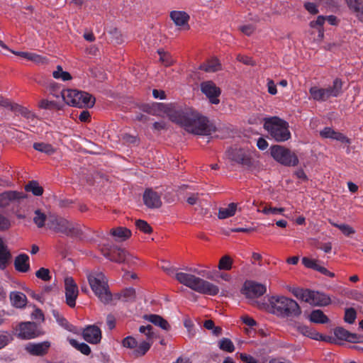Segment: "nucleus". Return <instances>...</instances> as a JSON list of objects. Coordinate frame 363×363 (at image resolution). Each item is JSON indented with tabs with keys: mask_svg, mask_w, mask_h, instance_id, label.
Segmentation results:
<instances>
[{
	"mask_svg": "<svg viewBox=\"0 0 363 363\" xmlns=\"http://www.w3.org/2000/svg\"><path fill=\"white\" fill-rule=\"evenodd\" d=\"M69 342L72 347L80 351L82 354L89 355L91 353V348L87 344L84 342L80 343L74 339H70Z\"/></svg>",
	"mask_w": 363,
	"mask_h": 363,
	"instance_id": "42",
	"label": "nucleus"
},
{
	"mask_svg": "<svg viewBox=\"0 0 363 363\" xmlns=\"http://www.w3.org/2000/svg\"><path fill=\"white\" fill-rule=\"evenodd\" d=\"M295 328L298 333H300L303 335L306 336L313 340H318L320 337L319 333H318L315 329L309 326L302 325L301 323H297L295 325Z\"/></svg>",
	"mask_w": 363,
	"mask_h": 363,
	"instance_id": "29",
	"label": "nucleus"
},
{
	"mask_svg": "<svg viewBox=\"0 0 363 363\" xmlns=\"http://www.w3.org/2000/svg\"><path fill=\"white\" fill-rule=\"evenodd\" d=\"M266 286L253 281H246L244 284L242 293L248 298H257L266 293Z\"/></svg>",
	"mask_w": 363,
	"mask_h": 363,
	"instance_id": "14",
	"label": "nucleus"
},
{
	"mask_svg": "<svg viewBox=\"0 0 363 363\" xmlns=\"http://www.w3.org/2000/svg\"><path fill=\"white\" fill-rule=\"evenodd\" d=\"M305 9L311 14L315 15L318 13V6L312 2H306L303 5Z\"/></svg>",
	"mask_w": 363,
	"mask_h": 363,
	"instance_id": "55",
	"label": "nucleus"
},
{
	"mask_svg": "<svg viewBox=\"0 0 363 363\" xmlns=\"http://www.w3.org/2000/svg\"><path fill=\"white\" fill-rule=\"evenodd\" d=\"M308 319L311 322L318 324H325L329 322V318L320 309H315L311 311Z\"/></svg>",
	"mask_w": 363,
	"mask_h": 363,
	"instance_id": "32",
	"label": "nucleus"
},
{
	"mask_svg": "<svg viewBox=\"0 0 363 363\" xmlns=\"http://www.w3.org/2000/svg\"><path fill=\"white\" fill-rule=\"evenodd\" d=\"M219 348L228 352H233L235 350L233 342L226 337L222 338L218 342Z\"/></svg>",
	"mask_w": 363,
	"mask_h": 363,
	"instance_id": "44",
	"label": "nucleus"
},
{
	"mask_svg": "<svg viewBox=\"0 0 363 363\" xmlns=\"http://www.w3.org/2000/svg\"><path fill=\"white\" fill-rule=\"evenodd\" d=\"M343 82L340 78L333 80V84L327 88H321L316 86L309 89L311 98L317 101H326L330 97H338L342 93Z\"/></svg>",
	"mask_w": 363,
	"mask_h": 363,
	"instance_id": "8",
	"label": "nucleus"
},
{
	"mask_svg": "<svg viewBox=\"0 0 363 363\" xmlns=\"http://www.w3.org/2000/svg\"><path fill=\"white\" fill-rule=\"evenodd\" d=\"M303 264L309 269H313L329 277H334L335 274L328 271L325 267L320 266L315 259L304 257L302 258Z\"/></svg>",
	"mask_w": 363,
	"mask_h": 363,
	"instance_id": "21",
	"label": "nucleus"
},
{
	"mask_svg": "<svg viewBox=\"0 0 363 363\" xmlns=\"http://www.w3.org/2000/svg\"><path fill=\"white\" fill-rule=\"evenodd\" d=\"M308 299L306 303L318 306H325L330 303V298L326 294L312 290L309 291Z\"/></svg>",
	"mask_w": 363,
	"mask_h": 363,
	"instance_id": "20",
	"label": "nucleus"
},
{
	"mask_svg": "<svg viewBox=\"0 0 363 363\" xmlns=\"http://www.w3.org/2000/svg\"><path fill=\"white\" fill-rule=\"evenodd\" d=\"M52 315H53L54 318H55L56 321L57 322V323L60 326H62V328H64L65 330H67L68 331L73 332V333L75 332V327L73 325L70 324L66 320V318H65L63 316H62L57 311L53 310Z\"/></svg>",
	"mask_w": 363,
	"mask_h": 363,
	"instance_id": "36",
	"label": "nucleus"
},
{
	"mask_svg": "<svg viewBox=\"0 0 363 363\" xmlns=\"http://www.w3.org/2000/svg\"><path fill=\"white\" fill-rule=\"evenodd\" d=\"M65 289L66 303L71 308L76 305V299L79 294L78 286L72 277H68L65 279Z\"/></svg>",
	"mask_w": 363,
	"mask_h": 363,
	"instance_id": "12",
	"label": "nucleus"
},
{
	"mask_svg": "<svg viewBox=\"0 0 363 363\" xmlns=\"http://www.w3.org/2000/svg\"><path fill=\"white\" fill-rule=\"evenodd\" d=\"M169 16L177 26H183L185 29H189L188 22L190 16L186 12L173 11L170 13Z\"/></svg>",
	"mask_w": 363,
	"mask_h": 363,
	"instance_id": "22",
	"label": "nucleus"
},
{
	"mask_svg": "<svg viewBox=\"0 0 363 363\" xmlns=\"http://www.w3.org/2000/svg\"><path fill=\"white\" fill-rule=\"evenodd\" d=\"M65 102L71 106L80 108L93 107L95 98L91 94L77 89H63L60 92Z\"/></svg>",
	"mask_w": 363,
	"mask_h": 363,
	"instance_id": "5",
	"label": "nucleus"
},
{
	"mask_svg": "<svg viewBox=\"0 0 363 363\" xmlns=\"http://www.w3.org/2000/svg\"><path fill=\"white\" fill-rule=\"evenodd\" d=\"M3 100L6 101L5 105H1L3 107L9 108L11 111L16 113L20 114L26 118H30L33 117L31 112L26 108L23 107L18 104H14L10 101L8 99L3 97Z\"/></svg>",
	"mask_w": 363,
	"mask_h": 363,
	"instance_id": "24",
	"label": "nucleus"
},
{
	"mask_svg": "<svg viewBox=\"0 0 363 363\" xmlns=\"http://www.w3.org/2000/svg\"><path fill=\"white\" fill-rule=\"evenodd\" d=\"M11 340L10 335L6 332H0V349L6 346Z\"/></svg>",
	"mask_w": 363,
	"mask_h": 363,
	"instance_id": "56",
	"label": "nucleus"
},
{
	"mask_svg": "<svg viewBox=\"0 0 363 363\" xmlns=\"http://www.w3.org/2000/svg\"><path fill=\"white\" fill-rule=\"evenodd\" d=\"M26 198V194L17 191H6L0 194V208H6L11 203Z\"/></svg>",
	"mask_w": 363,
	"mask_h": 363,
	"instance_id": "15",
	"label": "nucleus"
},
{
	"mask_svg": "<svg viewBox=\"0 0 363 363\" xmlns=\"http://www.w3.org/2000/svg\"><path fill=\"white\" fill-rule=\"evenodd\" d=\"M31 317L33 319L43 322L44 321V314L43 311L39 308H35L33 312L31 313Z\"/></svg>",
	"mask_w": 363,
	"mask_h": 363,
	"instance_id": "61",
	"label": "nucleus"
},
{
	"mask_svg": "<svg viewBox=\"0 0 363 363\" xmlns=\"http://www.w3.org/2000/svg\"><path fill=\"white\" fill-rule=\"evenodd\" d=\"M115 297L118 299L123 298L126 302H133L135 299V290L132 287L126 288L121 293L115 294Z\"/></svg>",
	"mask_w": 363,
	"mask_h": 363,
	"instance_id": "35",
	"label": "nucleus"
},
{
	"mask_svg": "<svg viewBox=\"0 0 363 363\" xmlns=\"http://www.w3.org/2000/svg\"><path fill=\"white\" fill-rule=\"evenodd\" d=\"M82 335L86 342L91 344H98L101 339V331L96 325H88L84 329Z\"/></svg>",
	"mask_w": 363,
	"mask_h": 363,
	"instance_id": "18",
	"label": "nucleus"
},
{
	"mask_svg": "<svg viewBox=\"0 0 363 363\" xmlns=\"http://www.w3.org/2000/svg\"><path fill=\"white\" fill-rule=\"evenodd\" d=\"M289 123L278 117L265 119L264 128L270 136L277 142H284L291 138Z\"/></svg>",
	"mask_w": 363,
	"mask_h": 363,
	"instance_id": "6",
	"label": "nucleus"
},
{
	"mask_svg": "<svg viewBox=\"0 0 363 363\" xmlns=\"http://www.w3.org/2000/svg\"><path fill=\"white\" fill-rule=\"evenodd\" d=\"M89 284L95 295L105 304L109 303L113 295L108 290V281L101 272H91L88 277Z\"/></svg>",
	"mask_w": 363,
	"mask_h": 363,
	"instance_id": "4",
	"label": "nucleus"
},
{
	"mask_svg": "<svg viewBox=\"0 0 363 363\" xmlns=\"http://www.w3.org/2000/svg\"><path fill=\"white\" fill-rule=\"evenodd\" d=\"M309 291V289H296L293 291V294L297 298H301L302 301L306 302L308 301V298Z\"/></svg>",
	"mask_w": 363,
	"mask_h": 363,
	"instance_id": "52",
	"label": "nucleus"
},
{
	"mask_svg": "<svg viewBox=\"0 0 363 363\" xmlns=\"http://www.w3.org/2000/svg\"><path fill=\"white\" fill-rule=\"evenodd\" d=\"M220 64L216 58L211 59L200 65L199 69L206 72H214L220 69Z\"/></svg>",
	"mask_w": 363,
	"mask_h": 363,
	"instance_id": "37",
	"label": "nucleus"
},
{
	"mask_svg": "<svg viewBox=\"0 0 363 363\" xmlns=\"http://www.w3.org/2000/svg\"><path fill=\"white\" fill-rule=\"evenodd\" d=\"M15 269L20 272H27L30 269L29 257L26 254L18 255L14 260Z\"/></svg>",
	"mask_w": 363,
	"mask_h": 363,
	"instance_id": "26",
	"label": "nucleus"
},
{
	"mask_svg": "<svg viewBox=\"0 0 363 363\" xmlns=\"http://www.w3.org/2000/svg\"><path fill=\"white\" fill-rule=\"evenodd\" d=\"M34 214L33 222L38 228H43L45 225V221H48V216L39 209L35 210Z\"/></svg>",
	"mask_w": 363,
	"mask_h": 363,
	"instance_id": "43",
	"label": "nucleus"
},
{
	"mask_svg": "<svg viewBox=\"0 0 363 363\" xmlns=\"http://www.w3.org/2000/svg\"><path fill=\"white\" fill-rule=\"evenodd\" d=\"M166 113L171 121L189 133L210 135L216 131L213 123L191 107L171 105L166 110Z\"/></svg>",
	"mask_w": 363,
	"mask_h": 363,
	"instance_id": "1",
	"label": "nucleus"
},
{
	"mask_svg": "<svg viewBox=\"0 0 363 363\" xmlns=\"http://www.w3.org/2000/svg\"><path fill=\"white\" fill-rule=\"evenodd\" d=\"M50 94L56 98H59L60 96H61L60 92L62 91L59 90V86L57 84H50Z\"/></svg>",
	"mask_w": 363,
	"mask_h": 363,
	"instance_id": "63",
	"label": "nucleus"
},
{
	"mask_svg": "<svg viewBox=\"0 0 363 363\" xmlns=\"http://www.w3.org/2000/svg\"><path fill=\"white\" fill-rule=\"evenodd\" d=\"M143 201L149 208H159L162 204L160 195L152 189H147L145 191Z\"/></svg>",
	"mask_w": 363,
	"mask_h": 363,
	"instance_id": "16",
	"label": "nucleus"
},
{
	"mask_svg": "<svg viewBox=\"0 0 363 363\" xmlns=\"http://www.w3.org/2000/svg\"><path fill=\"white\" fill-rule=\"evenodd\" d=\"M152 343L147 341H142L139 345L137 344L135 349L133 351V355L135 357H139L145 355L150 349Z\"/></svg>",
	"mask_w": 363,
	"mask_h": 363,
	"instance_id": "39",
	"label": "nucleus"
},
{
	"mask_svg": "<svg viewBox=\"0 0 363 363\" xmlns=\"http://www.w3.org/2000/svg\"><path fill=\"white\" fill-rule=\"evenodd\" d=\"M309 291V289H296L293 291V294L297 298H301L302 301L306 302L308 301V298Z\"/></svg>",
	"mask_w": 363,
	"mask_h": 363,
	"instance_id": "53",
	"label": "nucleus"
},
{
	"mask_svg": "<svg viewBox=\"0 0 363 363\" xmlns=\"http://www.w3.org/2000/svg\"><path fill=\"white\" fill-rule=\"evenodd\" d=\"M241 318H242L243 323H245V325H247L250 327H253V326L257 325V322L251 317L245 315V316H242Z\"/></svg>",
	"mask_w": 363,
	"mask_h": 363,
	"instance_id": "64",
	"label": "nucleus"
},
{
	"mask_svg": "<svg viewBox=\"0 0 363 363\" xmlns=\"http://www.w3.org/2000/svg\"><path fill=\"white\" fill-rule=\"evenodd\" d=\"M153 327L151 325H147L146 326L141 325L139 328V331L141 333H144L147 338H152L153 337V332L152 331Z\"/></svg>",
	"mask_w": 363,
	"mask_h": 363,
	"instance_id": "58",
	"label": "nucleus"
},
{
	"mask_svg": "<svg viewBox=\"0 0 363 363\" xmlns=\"http://www.w3.org/2000/svg\"><path fill=\"white\" fill-rule=\"evenodd\" d=\"M329 223L334 227L337 228L341 232L346 236H350L355 233V230L347 224H337L331 220H329Z\"/></svg>",
	"mask_w": 363,
	"mask_h": 363,
	"instance_id": "45",
	"label": "nucleus"
},
{
	"mask_svg": "<svg viewBox=\"0 0 363 363\" xmlns=\"http://www.w3.org/2000/svg\"><path fill=\"white\" fill-rule=\"evenodd\" d=\"M104 255L112 262L122 263L125 262L127 252L125 250L116 247L108 252H103Z\"/></svg>",
	"mask_w": 363,
	"mask_h": 363,
	"instance_id": "25",
	"label": "nucleus"
},
{
	"mask_svg": "<svg viewBox=\"0 0 363 363\" xmlns=\"http://www.w3.org/2000/svg\"><path fill=\"white\" fill-rule=\"evenodd\" d=\"M33 148L40 152L51 155L55 153V150L52 145L45 143H35L33 145Z\"/></svg>",
	"mask_w": 363,
	"mask_h": 363,
	"instance_id": "41",
	"label": "nucleus"
},
{
	"mask_svg": "<svg viewBox=\"0 0 363 363\" xmlns=\"http://www.w3.org/2000/svg\"><path fill=\"white\" fill-rule=\"evenodd\" d=\"M320 135L323 138H331L337 141H340L343 143H350V139L347 138L345 135L341 133L335 131L330 127L324 128V129L320 132Z\"/></svg>",
	"mask_w": 363,
	"mask_h": 363,
	"instance_id": "23",
	"label": "nucleus"
},
{
	"mask_svg": "<svg viewBox=\"0 0 363 363\" xmlns=\"http://www.w3.org/2000/svg\"><path fill=\"white\" fill-rule=\"evenodd\" d=\"M335 337L341 340L350 342H363V335L351 333L342 327H337L334 330Z\"/></svg>",
	"mask_w": 363,
	"mask_h": 363,
	"instance_id": "19",
	"label": "nucleus"
},
{
	"mask_svg": "<svg viewBox=\"0 0 363 363\" xmlns=\"http://www.w3.org/2000/svg\"><path fill=\"white\" fill-rule=\"evenodd\" d=\"M228 158L242 167L252 169L255 167V161L252 158V152L244 148H230L227 151Z\"/></svg>",
	"mask_w": 363,
	"mask_h": 363,
	"instance_id": "10",
	"label": "nucleus"
},
{
	"mask_svg": "<svg viewBox=\"0 0 363 363\" xmlns=\"http://www.w3.org/2000/svg\"><path fill=\"white\" fill-rule=\"evenodd\" d=\"M232 259L229 256L225 255L220 258L218 267L220 270H230L232 268Z\"/></svg>",
	"mask_w": 363,
	"mask_h": 363,
	"instance_id": "46",
	"label": "nucleus"
},
{
	"mask_svg": "<svg viewBox=\"0 0 363 363\" xmlns=\"http://www.w3.org/2000/svg\"><path fill=\"white\" fill-rule=\"evenodd\" d=\"M271 155L279 163L286 167H294L298 164L296 155L281 145H273L270 148Z\"/></svg>",
	"mask_w": 363,
	"mask_h": 363,
	"instance_id": "9",
	"label": "nucleus"
},
{
	"mask_svg": "<svg viewBox=\"0 0 363 363\" xmlns=\"http://www.w3.org/2000/svg\"><path fill=\"white\" fill-rule=\"evenodd\" d=\"M10 299L12 305L16 308H24L27 303L26 296L22 292H11L10 294Z\"/></svg>",
	"mask_w": 363,
	"mask_h": 363,
	"instance_id": "30",
	"label": "nucleus"
},
{
	"mask_svg": "<svg viewBox=\"0 0 363 363\" xmlns=\"http://www.w3.org/2000/svg\"><path fill=\"white\" fill-rule=\"evenodd\" d=\"M237 60L247 65H255V62L252 57L246 55H238Z\"/></svg>",
	"mask_w": 363,
	"mask_h": 363,
	"instance_id": "60",
	"label": "nucleus"
},
{
	"mask_svg": "<svg viewBox=\"0 0 363 363\" xmlns=\"http://www.w3.org/2000/svg\"><path fill=\"white\" fill-rule=\"evenodd\" d=\"M35 276L43 281H50L51 276L50 275V270L48 269L41 267L36 272Z\"/></svg>",
	"mask_w": 363,
	"mask_h": 363,
	"instance_id": "48",
	"label": "nucleus"
},
{
	"mask_svg": "<svg viewBox=\"0 0 363 363\" xmlns=\"http://www.w3.org/2000/svg\"><path fill=\"white\" fill-rule=\"evenodd\" d=\"M270 312L277 316L298 317L301 310L298 303L286 296H272L269 299Z\"/></svg>",
	"mask_w": 363,
	"mask_h": 363,
	"instance_id": "3",
	"label": "nucleus"
},
{
	"mask_svg": "<svg viewBox=\"0 0 363 363\" xmlns=\"http://www.w3.org/2000/svg\"><path fill=\"white\" fill-rule=\"evenodd\" d=\"M27 192H32L34 196H41L43 194V188L35 180L30 181L26 186Z\"/></svg>",
	"mask_w": 363,
	"mask_h": 363,
	"instance_id": "38",
	"label": "nucleus"
},
{
	"mask_svg": "<svg viewBox=\"0 0 363 363\" xmlns=\"http://www.w3.org/2000/svg\"><path fill=\"white\" fill-rule=\"evenodd\" d=\"M239 357L244 363H258V360L250 354L246 353H240Z\"/></svg>",
	"mask_w": 363,
	"mask_h": 363,
	"instance_id": "59",
	"label": "nucleus"
},
{
	"mask_svg": "<svg viewBox=\"0 0 363 363\" xmlns=\"http://www.w3.org/2000/svg\"><path fill=\"white\" fill-rule=\"evenodd\" d=\"M47 224L50 229L67 236L79 237L82 235V230L77 224H73L67 219L55 215L48 216Z\"/></svg>",
	"mask_w": 363,
	"mask_h": 363,
	"instance_id": "7",
	"label": "nucleus"
},
{
	"mask_svg": "<svg viewBox=\"0 0 363 363\" xmlns=\"http://www.w3.org/2000/svg\"><path fill=\"white\" fill-rule=\"evenodd\" d=\"M11 227V222L8 218L0 213V230H6Z\"/></svg>",
	"mask_w": 363,
	"mask_h": 363,
	"instance_id": "57",
	"label": "nucleus"
},
{
	"mask_svg": "<svg viewBox=\"0 0 363 363\" xmlns=\"http://www.w3.org/2000/svg\"><path fill=\"white\" fill-rule=\"evenodd\" d=\"M18 337L23 340H30L40 335L38 325L33 322H24L19 324L17 329Z\"/></svg>",
	"mask_w": 363,
	"mask_h": 363,
	"instance_id": "11",
	"label": "nucleus"
},
{
	"mask_svg": "<svg viewBox=\"0 0 363 363\" xmlns=\"http://www.w3.org/2000/svg\"><path fill=\"white\" fill-rule=\"evenodd\" d=\"M177 271V268L172 267L165 272L169 276L174 275L180 284L198 293L209 296H216L218 294L219 288L216 285L195 275Z\"/></svg>",
	"mask_w": 363,
	"mask_h": 363,
	"instance_id": "2",
	"label": "nucleus"
},
{
	"mask_svg": "<svg viewBox=\"0 0 363 363\" xmlns=\"http://www.w3.org/2000/svg\"><path fill=\"white\" fill-rule=\"evenodd\" d=\"M201 90L209 99L212 104H218L220 102L218 99L221 94L220 89L212 81H206L201 84Z\"/></svg>",
	"mask_w": 363,
	"mask_h": 363,
	"instance_id": "13",
	"label": "nucleus"
},
{
	"mask_svg": "<svg viewBox=\"0 0 363 363\" xmlns=\"http://www.w3.org/2000/svg\"><path fill=\"white\" fill-rule=\"evenodd\" d=\"M158 54L160 55V61L165 66H170L173 63V60L169 53L159 50Z\"/></svg>",
	"mask_w": 363,
	"mask_h": 363,
	"instance_id": "50",
	"label": "nucleus"
},
{
	"mask_svg": "<svg viewBox=\"0 0 363 363\" xmlns=\"http://www.w3.org/2000/svg\"><path fill=\"white\" fill-rule=\"evenodd\" d=\"M237 208L238 204L236 203H229L227 208H220L218 213V218L223 220L233 216Z\"/></svg>",
	"mask_w": 363,
	"mask_h": 363,
	"instance_id": "33",
	"label": "nucleus"
},
{
	"mask_svg": "<svg viewBox=\"0 0 363 363\" xmlns=\"http://www.w3.org/2000/svg\"><path fill=\"white\" fill-rule=\"evenodd\" d=\"M137 344V340L132 336H128L122 341V345L124 347L133 349V350L135 349Z\"/></svg>",
	"mask_w": 363,
	"mask_h": 363,
	"instance_id": "51",
	"label": "nucleus"
},
{
	"mask_svg": "<svg viewBox=\"0 0 363 363\" xmlns=\"http://www.w3.org/2000/svg\"><path fill=\"white\" fill-rule=\"evenodd\" d=\"M326 18L324 16H318L317 19L310 22V26L313 28H316L318 31V36L323 38L324 35L323 25Z\"/></svg>",
	"mask_w": 363,
	"mask_h": 363,
	"instance_id": "40",
	"label": "nucleus"
},
{
	"mask_svg": "<svg viewBox=\"0 0 363 363\" xmlns=\"http://www.w3.org/2000/svg\"><path fill=\"white\" fill-rule=\"evenodd\" d=\"M145 319L153 323L154 325L160 327L162 329L169 331L171 328L168 322L162 316L156 314H151L145 316Z\"/></svg>",
	"mask_w": 363,
	"mask_h": 363,
	"instance_id": "31",
	"label": "nucleus"
},
{
	"mask_svg": "<svg viewBox=\"0 0 363 363\" xmlns=\"http://www.w3.org/2000/svg\"><path fill=\"white\" fill-rule=\"evenodd\" d=\"M350 9L363 22V0H346Z\"/></svg>",
	"mask_w": 363,
	"mask_h": 363,
	"instance_id": "27",
	"label": "nucleus"
},
{
	"mask_svg": "<svg viewBox=\"0 0 363 363\" xmlns=\"http://www.w3.org/2000/svg\"><path fill=\"white\" fill-rule=\"evenodd\" d=\"M136 227L145 233H150L152 231L151 226L143 220H138L135 222Z\"/></svg>",
	"mask_w": 363,
	"mask_h": 363,
	"instance_id": "49",
	"label": "nucleus"
},
{
	"mask_svg": "<svg viewBox=\"0 0 363 363\" xmlns=\"http://www.w3.org/2000/svg\"><path fill=\"white\" fill-rule=\"evenodd\" d=\"M357 318L356 311L353 308H346L345 311L344 320L350 324L354 322Z\"/></svg>",
	"mask_w": 363,
	"mask_h": 363,
	"instance_id": "47",
	"label": "nucleus"
},
{
	"mask_svg": "<svg viewBox=\"0 0 363 363\" xmlns=\"http://www.w3.org/2000/svg\"><path fill=\"white\" fill-rule=\"evenodd\" d=\"M50 345L49 341H43L39 343L29 342L26 346V350L34 356H43L48 352Z\"/></svg>",
	"mask_w": 363,
	"mask_h": 363,
	"instance_id": "17",
	"label": "nucleus"
},
{
	"mask_svg": "<svg viewBox=\"0 0 363 363\" xmlns=\"http://www.w3.org/2000/svg\"><path fill=\"white\" fill-rule=\"evenodd\" d=\"M110 235H111L116 241H124L130 237L131 231L125 227H117L111 229Z\"/></svg>",
	"mask_w": 363,
	"mask_h": 363,
	"instance_id": "28",
	"label": "nucleus"
},
{
	"mask_svg": "<svg viewBox=\"0 0 363 363\" xmlns=\"http://www.w3.org/2000/svg\"><path fill=\"white\" fill-rule=\"evenodd\" d=\"M240 30L242 33L245 34L246 35L250 36L252 35L255 30V28L252 25H245L240 28Z\"/></svg>",
	"mask_w": 363,
	"mask_h": 363,
	"instance_id": "62",
	"label": "nucleus"
},
{
	"mask_svg": "<svg viewBox=\"0 0 363 363\" xmlns=\"http://www.w3.org/2000/svg\"><path fill=\"white\" fill-rule=\"evenodd\" d=\"M40 107L44 109L60 108L57 104L55 101L43 99L40 102Z\"/></svg>",
	"mask_w": 363,
	"mask_h": 363,
	"instance_id": "54",
	"label": "nucleus"
},
{
	"mask_svg": "<svg viewBox=\"0 0 363 363\" xmlns=\"http://www.w3.org/2000/svg\"><path fill=\"white\" fill-rule=\"evenodd\" d=\"M11 258V254L0 238V269H4Z\"/></svg>",
	"mask_w": 363,
	"mask_h": 363,
	"instance_id": "34",
	"label": "nucleus"
}]
</instances>
